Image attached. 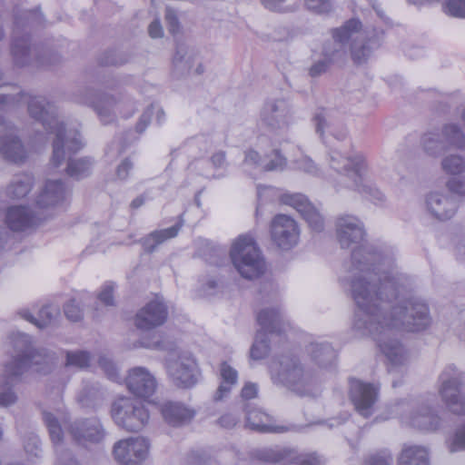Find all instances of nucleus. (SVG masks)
<instances>
[{"mask_svg":"<svg viewBox=\"0 0 465 465\" xmlns=\"http://www.w3.org/2000/svg\"><path fill=\"white\" fill-rule=\"evenodd\" d=\"M149 442L142 437L118 440L113 450L114 459L121 465H141L148 457Z\"/></svg>","mask_w":465,"mask_h":465,"instance_id":"nucleus-15","label":"nucleus"},{"mask_svg":"<svg viewBox=\"0 0 465 465\" xmlns=\"http://www.w3.org/2000/svg\"><path fill=\"white\" fill-rule=\"evenodd\" d=\"M420 144L427 154L438 156L450 148H463L465 135L457 124H444L440 128H433L423 134Z\"/></svg>","mask_w":465,"mask_h":465,"instance_id":"nucleus-11","label":"nucleus"},{"mask_svg":"<svg viewBox=\"0 0 465 465\" xmlns=\"http://www.w3.org/2000/svg\"><path fill=\"white\" fill-rule=\"evenodd\" d=\"M379 386L358 379L350 380V399L355 410L363 417L371 415L379 397Z\"/></svg>","mask_w":465,"mask_h":465,"instance_id":"nucleus-20","label":"nucleus"},{"mask_svg":"<svg viewBox=\"0 0 465 465\" xmlns=\"http://www.w3.org/2000/svg\"><path fill=\"white\" fill-rule=\"evenodd\" d=\"M42 22L43 15L39 10H26L21 15H15L11 53L16 65L29 64L35 56L39 64L45 65L53 63L51 60H46L44 56L39 55L36 47L31 46L30 36L25 32L27 28L39 25Z\"/></svg>","mask_w":465,"mask_h":465,"instance_id":"nucleus-7","label":"nucleus"},{"mask_svg":"<svg viewBox=\"0 0 465 465\" xmlns=\"http://www.w3.org/2000/svg\"><path fill=\"white\" fill-rule=\"evenodd\" d=\"M160 410L165 422L173 427L190 422L195 415L193 409L179 401H166L161 405Z\"/></svg>","mask_w":465,"mask_h":465,"instance_id":"nucleus-29","label":"nucleus"},{"mask_svg":"<svg viewBox=\"0 0 465 465\" xmlns=\"http://www.w3.org/2000/svg\"><path fill=\"white\" fill-rule=\"evenodd\" d=\"M69 190L62 180H48L36 199L39 209L59 207L66 200Z\"/></svg>","mask_w":465,"mask_h":465,"instance_id":"nucleus-26","label":"nucleus"},{"mask_svg":"<svg viewBox=\"0 0 465 465\" xmlns=\"http://www.w3.org/2000/svg\"><path fill=\"white\" fill-rule=\"evenodd\" d=\"M129 62L128 55L117 50H110L104 53L99 58V64L101 65H123Z\"/></svg>","mask_w":465,"mask_h":465,"instance_id":"nucleus-43","label":"nucleus"},{"mask_svg":"<svg viewBox=\"0 0 465 465\" xmlns=\"http://www.w3.org/2000/svg\"><path fill=\"white\" fill-rule=\"evenodd\" d=\"M441 167L449 174H460L465 171V160L460 155L450 154L442 159Z\"/></svg>","mask_w":465,"mask_h":465,"instance_id":"nucleus-42","label":"nucleus"},{"mask_svg":"<svg viewBox=\"0 0 465 465\" xmlns=\"http://www.w3.org/2000/svg\"><path fill=\"white\" fill-rule=\"evenodd\" d=\"M443 11L450 16L465 19V0H445Z\"/></svg>","mask_w":465,"mask_h":465,"instance_id":"nucleus-46","label":"nucleus"},{"mask_svg":"<svg viewBox=\"0 0 465 465\" xmlns=\"http://www.w3.org/2000/svg\"><path fill=\"white\" fill-rule=\"evenodd\" d=\"M300 232L296 221L286 214L274 216L271 223L272 240L282 250H290L296 246Z\"/></svg>","mask_w":465,"mask_h":465,"instance_id":"nucleus-19","label":"nucleus"},{"mask_svg":"<svg viewBox=\"0 0 465 465\" xmlns=\"http://www.w3.org/2000/svg\"><path fill=\"white\" fill-rule=\"evenodd\" d=\"M21 317L27 322L35 324L40 329L46 327L58 314V310L52 305L43 306L38 312V316L35 317L28 310L24 309L19 312Z\"/></svg>","mask_w":465,"mask_h":465,"instance_id":"nucleus-35","label":"nucleus"},{"mask_svg":"<svg viewBox=\"0 0 465 465\" xmlns=\"http://www.w3.org/2000/svg\"><path fill=\"white\" fill-rule=\"evenodd\" d=\"M307 351L312 361L320 368L331 366L336 359V351L328 342H312Z\"/></svg>","mask_w":465,"mask_h":465,"instance_id":"nucleus-31","label":"nucleus"},{"mask_svg":"<svg viewBox=\"0 0 465 465\" xmlns=\"http://www.w3.org/2000/svg\"><path fill=\"white\" fill-rule=\"evenodd\" d=\"M68 430L73 440L84 447L102 443L106 435L103 424L95 417L76 420L68 425Z\"/></svg>","mask_w":465,"mask_h":465,"instance_id":"nucleus-17","label":"nucleus"},{"mask_svg":"<svg viewBox=\"0 0 465 465\" xmlns=\"http://www.w3.org/2000/svg\"><path fill=\"white\" fill-rule=\"evenodd\" d=\"M167 314V307L163 302L152 301L136 313L135 326L140 330H152L163 324Z\"/></svg>","mask_w":465,"mask_h":465,"instance_id":"nucleus-24","label":"nucleus"},{"mask_svg":"<svg viewBox=\"0 0 465 465\" xmlns=\"http://www.w3.org/2000/svg\"><path fill=\"white\" fill-rule=\"evenodd\" d=\"M103 392L97 383L85 385L78 395V401L84 407H95L102 400Z\"/></svg>","mask_w":465,"mask_h":465,"instance_id":"nucleus-39","label":"nucleus"},{"mask_svg":"<svg viewBox=\"0 0 465 465\" xmlns=\"http://www.w3.org/2000/svg\"><path fill=\"white\" fill-rule=\"evenodd\" d=\"M289 454V450L281 448L279 446L275 447H262L255 449L252 451V457L257 460L268 463H277L285 459Z\"/></svg>","mask_w":465,"mask_h":465,"instance_id":"nucleus-36","label":"nucleus"},{"mask_svg":"<svg viewBox=\"0 0 465 465\" xmlns=\"http://www.w3.org/2000/svg\"><path fill=\"white\" fill-rule=\"evenodd\" d=\"M269 160L263 164L264 171H282L287 165V159L282 155L278 149L272 150L268 155Z\"/></svg>","mask_w":465,"mask_h":465,"instance_id":"nucleus-45","label":"nucleus"},{"mask_svg":"<svg viewBox=\"0 0 465 465\" xmlns=\"http://www.w3.org/2000/svg\"><path fill=\"white\" fill-rule=\"evenodd\" d=\"M305 7L315 14H329L333 7L332 0H304Z\"/></svg>","mask_w":465,"mask_h":465,"instance_id":"nucleus-47","label":"nucleus"},{"mask_svg":"<svg viewBox=\"0 0 465 465\" xmlns=\"http://www.w3.org/2000/svg\"><path fill=\"white\" fill-rule=\"evenodd\" d=\"M449 450L450 452L465 450V424L457 430L455 435L450 440Z\"/></svg>","mask_w":465,"mask_h":465,"instance_id":"nucleus-53","label":"nucleus"},{"mask_svg":"<svg viewBox=\"0 0 465 465\" xmlns=\"http://www.w3.org/2000/svg\"><path fill=\"white\" fill-rule=\"evenodd\" d=\"M256 320L261 330L256 334L250 354L252 360H262L268 355L270 351L267 334L281 335L286 331L287 324L283 321L280 309L274 307L260 311Z\"/></svg>","mask_w":465,"mask_h":465,"instance_id":"nucleus-10","label":"nucleus"},{"mask_svg":"<svg viewBox=\"0 0 465 465\" xmlns=\"http://www.w3.org/2000/svg\"><path fill=\"white\" fill-rule=\"evenodd\" d=\"M392 456L388 450H381L370 457L365 465H391Z\"/></svg>","mask_w":465,"mask_h":465,"instance_id":"nucleus-55","label":"nucleus"},{"mask_svg":"<svg viewBox=\"0 0 465 465\" xmlns=\"http://www.w3.org/2000/svg\"><path fill=\"white\" fill-rule=\"evenodd\" d=\"M18 90L15 85H0V106L3 109L16 107L22 103L27 104L28 114L41 124L47 134L55 135L53 141L51 163L59 167L67 159L66 173L71 178L81 180L89 176L94 161L91 157L72 158L84 145L76 127H68L59 119L56 106L42 95H32L18 91L8 93L6 89Z\"/></svg>","mask_w":465,"mask_h":465,"instance_id":"nucleus-2","label":"nucleus"},{"mask_svg":"<svg viewBox=\"0 0 465 465\" xmlns=\"http://www.w3.org/2000/svg\"><path fill=\"white\" fill-rule=\"evenodd\" d=\"M335 231L342 249L353 248L351 265L340 276L341 283L350 287L357 305L353 328L376 341L388 361L390 372L406 366L409 352L398 338V331L425 330L430 323L428 305L418 298L405 297L391 248L378 249L371 244L358 247L366 235L364 224L358 217L339 216Z\"/></svg>","mask_w":465,"mask_h":465,"instance_id":"nucleus-1","label":"nucleus"},{"mask_svg":"<svg viewBox=\"0 0 465 465\" xmlns=\"http://www.w3.org/2000/svg\"><path fill=\"white\" fill-rule=\"evenodd\" d=\"M165 22L168 27V31L172 35H176L179 32L180 25L173 9L167 7L165 10Z\"/></svg>","mask_w":465,"mask_h":465,"instance_id":"nucleus-57","label":"nucleus"},{"mask_svg":"<svg viewBox=\"0 0 465 465\" xmlns=\"http://www.w3.org/2000/svg\"><path fill=\"white\" fill-rule=\"evenodd\" d=\"M401 420L410 426L422 430H436L440 420L434 409L428 403L422 404L410 415L401 414Z\"/></svg>","mask_w":465,"mask_h":465,"instance_id":"nucleus-28","label":"nucleus"},{"mask_svg":"<svg viewBox=\"0 0 465 465\" xmlns=\"http://www.w3.org/2000/svg\"><path fill=\"white\" fill-rule=\"evenodd\" d=\"M181 227L182 223H176L167 229L152 232L141 240L143 250L149 253L153 252L159 244L174 238L178 234Z\"/></svg>","mask_w":465,"mask_h":465,"instance_id":"nucleus-32","label":"nucleus"},{"mask_svg":"<svg viewBox=\"0 0 465 465\" xmlns=\"http://www.w3.org/2000/svg\"><path fill=\"white\" fill-rule=\"evenodd\" d=\"M193 60V55L189 54L184 46H177L176 53L173 60L174 71L181 74L185 72L189 73L192 69Z\"/></svg>","mask_w":465,"mask_h":465,"instance_id":"nucleus-40","label":"nucleus"},{"mask_svg":"<svg viewBox=\"0 0 465 465\" xmlns=\"http://www.w3.org/2000/svg\"><path fill=\"white\" fill-rule=\"evenodd\" d=\"M43 218L26 206H10L5 212V222L13 232H24L36 226Z\"/></svg>","mask_w":465,"mask_h":465,"instance_id":"nucleus-25","label":"nucleus"},{"mask_svg":"<svg viewBox=\"0 0 465 465\" xmlns=\"http://www.w3.org/2000/svg\"><path fill=\"white\" fill-rule=\"evenodd\" d=\"M312 122L315 126L316 133L322 138L326 132L330 133L335 125V121L331 111L321 108L314 114Z\"/></svg>","mask_w":465,"mask_h":465,"instance_id":"nucleus-38","label":"nucleus"},{"mask_svg":"<svg viewBox=\"0 0 465 465\" xmlns=\"http://www.w3.org/2000/svg\"><path fill=\"white\" fill-rule=\"evenodd\" d=\"M295 168L302 171L312 176H320L321 170L313 162V160L308 156H302L300 159L294 161Z\"/></svg>","mask_w":465,"mask_h":465,"instance_id":"nucleus-48","label":"nucleus"},{"mask_svg":"<svg viewBox=\"0 0 465 465\" xmlns=\"http://www.w3.org/2000/svg\"><path fill=\"white\" fill-rule=\"evenodd\" d=\"M327 160L330 167L345 180V187L357 191L374 203L383 202V193L367 176L365 161L361 155L342 153L338 148L331 147Z\"/></svg>","mask_w":465,"mask_h":465,"instance_id":"nucleus-5","label":"nucleus"},{"mask_svg":"<svg viewBox=\"0 0 465 465\" xmlns=\"http://www.w3.org/2000/svg\"><path fill=\"white\" fill-rule=\"evenodd\" d=\"M154 111L156 112V122L159 125H161L165 120V114L163 110L160 107L155 108L154 105L149 106L141 115L139 122L136 124V132L142 134L144 132L146 127L149 125L151 122L152 115Z\"/></svg>","mask_w":465,"mask_h":465,"instance_id":"nucleus-41","label":"nucleus"},{"mask_svg":"<svg viewBox=\"0 0 465 465\" xmlns=\"http://www.w3.org/2000/svg\"><path fill=\"white\" fill-rule=\"evenodd\" d=\"M90 361V353L85 351H67L66 353V366L82 369L87 367Z\"/></svg>","mask_w":465,"mask_h":465,"instance_id":"nucleus-44","label":"nucleus"},{"mask_svg":"<svg viewBox=\"0 0 465 465\" xmlns=\"http://www.w3.org/2000/svg\"><path fill=\"white\" fill-rule=\"evenodd\" d=\"M359 19H350L341 27L332 30V41L324 45L323 59L314 63L309 70L312 77H318L325 73L331 63L342 62L347 55L348 42L351 44V54L355 64L365 63L372 51L380 45L376 37H369L361 32Z\"/></svg>","mask_w":465,"mask_h":465,"instance_id":"nucleus-3","label":"nucleus"},{"mask_svg":"<svg viewBox=\"0 0 465 465\" xmlns=\"http://www.w3.org/2000/svg\"><path fill=\"white\" fill-rule=\"evenodd\" d=\"M398 465H430L428 450L418 445L405 446L399 456Z\"/></svg>","mask_w":465,"mask_h":465,"instance_id":"nucleus-34","label":"nucleus"},{"mask_svg":"<svg viewBox=\"0 0 465 465\" xmlns=\"http://www.w3.org/2000/svg\"><path fill=\"white\" fill-rule=\"evenodd\" d=\"M43 419L48 429L51 440L55 446V451L58 455V465H80L79 462L72 456L71 452L67 450L59 452V448L63 441L64 435L59 420H62L64 423H65L66 420L64 415L62 412H58L57 415H54L50 411H45L43 412Z\"/></svg>","mask_w":465,"mask_h":465,"instance_id":"nucleus-23","label":"nucleus"},{"mask_svg":"<svg viewBox=\"0 0 465 465\" xmlns=\"http://www.w3.org/2000/svg\"><path fill=\"white\" fill-rule=\"evenodd\" d=\"M238 420L239 419L235 415L232 414V413H228V414L223 415L219 419V423L222 427L230 429V428H232L238 422Z\"/></svg>","mask_w":465,"mask_h":465,"instance_id":"nucleus-64","label":"nucleus"},{"mask_svg":"<svg viewBox=\"0 0 465 465\" xmlns=\"http://www.w3.org/2000/svg\"><path fill=\"white\" fill-rule=\"evenodd\" d=\"M230 257L238 272L245 279L259 277L264 272V261L253 238L240 235L233 242Z\"/></svg>","mask_w":465,"mask_h":465,"instance_id":"nucleus-9","label":"nucleus"},{"mask_svg":"<svg viewBox=\"0 0 465 465\" xmlns=\"http://www.w3.org/2000/svg\"><path fill=\"white\" fill-rule=\"evenodd\" d=\"M12 347L11 358L4 366L3 385L0 391V406L8 407L15 403L17 396L13 387L21 381L22 375L32 365L48 362V356L35 349L32 337L23 332L9 336Z\"/></svg>","mask_w":465,"mask_h":465,"instance_id":"nucleus-4","label":"nucleus"},{"mask_svg":"<svg viewBox=\"0 0 465 465\" xmlns=\"http://www.w3.org/2000/svg\"><path fill=\"white\" fill-rule=\"evenodd\" d=\"M148 33L152 38H160L163 35V26L158 19L153 20L149 25Z\"/></svg>","mask_w":465,"mask_h":465,"instance_id":"nucleus-62","label":"nucleus"},{"mask_svg":"<svg viewBox=\"0 0 465 465\" xmlns=\"http://www.w3.org/2000/svg\"><path fill=\"white\" fill-rule=\"evenodd\" d=\"M287 459H289V461L285 465H318V460L312 454L293 455V453L289 450Z\"/></svg>","mask_w":465,"mask_h":465,"instance_id":"nucleus-51","label":"nucleus"},{"mask_svg":"<svg viewBox=\"0 0 465 465\" xmlns=\"http://www.w3.org/2000/svg\"><path fill=\"white\" fill-rule=\"evenodd\" d=\"M111 414L115 424L127 431L136 432L148 423V410L138 401L122 397L117 399L111 408Z\"/></svg>","mask_w":465,"mask_h":465,"instance_id":"nucleus-12","label":"nucleus"},{"mask_svg":"<svg viewBox=\"0 0 465 465\" xmlns=\"http://www.w3.org/2000/svg\"><path fill=\"white\" fill-rule=\"evenodd\" d=\"M32 186V176L29 174H21L16 176L7 186L6 194L13 199L23 198L31 191Z\"/></svg>","mask_w":465,"mask_h":465,"instance_id":"nucleus-37","label":"nucleus"},{"mask_svg":"<svg viewBox=\"0 0 465 465\" xmlns=\"http://www.w3.org/2000/svg\"><path fill=\"white\" fill-rule=\"evenodd\" d=\"M281 202L294 208L307 222L312 231L322 232L323 230L324 221L322 216L304 194L283 193L281 196Z\"/></svg>","mask_w":465,"mask_h":465,"instance_id":"nucleus-21","label":"nucleus"},{"mask_svg":"<svg viewBox=\"0 0 465 465\" xmlns=\"http://www.w3.org/2000/svg\"><path fill=\"white\" fill-rule=\"evenodd\" d=\"M114 286L113 283H105L100 293L98 294V300L100 302L104 304L105 306L114 305V295H113Z\"/></svg>","mask_w":465,"mask_h":465,"instance_id":"nucleus-58","label":"nucleus"},{"mask_svg":"<svg viewBox=\"0 0 465 465\" xmlns=\"http://www.w3.org/2000/svg\"><path fill=\"white\" fill-rule=\"evenodd\" d=\"M246 426L252 430L263 433L282 432L283 426L273 423L272 418L259 409H248L246 407Z\"/></svg>","mask_w":465,"mask_h":465,"instance_id":"nucleus-30","label":"nucleus"},{"mask_svg":"<svg viewBox=\"0 0 465 465\" xmlns=\"http://www.w3.org/2000/svg\"><path fill=\"white\" fill-rule=\"evenodd\" d=\"M272 382L282 384L301 396L316 394V379L314 374L305 371L299 360L292 355L282 356L273 360L270 365Z\"/></svg>","mask_w":465,"mask_h":465,"instance_id":"nucleus-6","label":"nucleus"},{"mask_svg":"<svg viewBox=\"0 0 465 465\" xmlns=\"http://www.w3.org/2000/svg\"><path fill=\"white\" fill-rule=\"evenodd\" d=\"M167 372L178 387L194 386L200 376L197 362L190 352L179 353L177 359H169L166 363Z\"/></svg>","mask_w":465,"mask_h":465,"instance_id":"nucleus-14","label":"nucleus"},{"mask_svg":"<svg viewBox=\"0 0 465 465\" xmlns=\"http://www.w3.org/2000/svg\"><path fill=\"white\" fill-rule=\"evenodd\" d=\"M211 163L215 169H222L227 166L226 155L223 151L214 153L211 157Z\"/></svg>","mask_w":465,"mask_h":465,"instance_id":"nucleus-60","label":"nucleus"},{"mask_svg":"<svg viewBox=\"0 0 465 465\" xmlns=\"http://www.w3.org/2000/svg\"><path fill=\"white\" fill-rule=\"evenodd\" d=\"M134 168V163L129 158L123 160L116 169V175L120 180H126L129 176L131 170Z\"/></svg>","mask_w":465,"mask_h":465,"instance_id":"nucleus-59","label":"nucleus"},{"mask_svg":"<svg viewBox=\"0 0 465 465\" xmlns=\"http://www.w3.org/2000/svg\"><path fill=\"white\" fill-rule=\"evenodd\" d=\"M74 101L79 104L92 107L104 124L113 123L117 114H123L125 118L134 114L133 105L129 102L116 100L87 87L79 89L74 95Z\"/></svg>","mask_w":465,"mask_h":465,"instance_id":"nucleus-8","label":"nucleus"},{"mask_svg":"<svg viewBox=\"0 0 465 465\" xmlns=\"http://www.w3.org/2000/svg\"><path fill=\"white\" fill-rule=\"evenodd\" d=\"M0 153L9 162L20 163L27 156L26 150L16 135L15 126L0 115Z\"/></svg>","mask_w":465,"mask_h":465,"instance_id":"nucleus-18","label":"nucleus"},{"mask_svg":"<svg viewBox=\"0 0 465 465\" xmlns=\"http://www.w3.org/2000/svg\"><path fill=\"white\" fill-rule=\"evenodd\" d=\"M426 204L429 212L440 221L452 218L458 209V203L454 197L439 192L428 194Z\"/></svg>","mask_w":465,"mask_h":465,"instance_id":"nucleus-27","label":"nucleus"},{"mask_svg":"<svg viewBox=\"0 0 465 465\" xmlns=\"http://www.w3.org/2000/svg\"><path fill=\"white\" fill-rule=\"evenodd\" d=\"M262 5L273 12H279L282 10L283 4L286 0H259Z\"/></svg>","mask_w":465,"mask_h":465,"instance_id":"nucleus-63","label":"nucleus"},{"mask_svg":"<svg viewBox=\"0 0 465 465\" xmlns=\"http://www.w3.org/2000/svg\"><path fill=\"white\" fill-rule=\"evenodd\" d=\"M448 190L459 196L465 197V181L457 177L449 179L446 183Z\"/></svg>","mask_w":465,"mask_h":465,"instance_id":"nucleus-56","label":"nucleus"},{"mask_svg":"<svg viewBox=\"0 0 465 465\" xmlns=\"http://www.w3.org/2000/svg\"><path fill=\"white\" fill-rule=\"evenodd\" d=\"M99 366L103 369L107 378L114 382L122 381L115 364L108 358L101 356L99 358Z\"/></svg>","mask_w":465,"mask_h":465,"instance_id":"nucleus-50","label":"nucleus"},{"mask_svg":"<svg viewBox=\"0 0 465 465\" xmlns=\"http://www.w3.org/2000/svg\"><path fill=\"white\" fill-rule=\"evenodd\" d=\"M292 115L288 100L279 97L268 98L261 109L260 120L272 130L287 127Z\"/></svg>","mask_w":465,"mask_h":465,"instance_id":"nucleus-16","label":"nucleus"},{"mask_svg":"<svg viewBox=\"0 0 465 465\" xmlns=\"http://www.w3.org/2000/svg\"><path fill=\"white\" fill-rule=\"evenodd\" d=\"M258 386L256 383L247 382L242 389V397L245 400H251L257 396Z\"/></svg>","mask_w":465,"mask_h":465,"instance_id":"nucleus-61","label":"nucleus"},{"mask_svg":"<svg viewBox=\"0 0 465 465\" xmlns=\"http://www.w3.org/2000/svg\"><path fill=\"white\" fill-rule=\"evenodd\" d=\"M220 378L221 382L213 397L216 401L226 397L232 388L236 385L238 371L226 361H223L220 365Z\"/></svg>","mask_w":465,"mask_h":465,"instance_id":"nucleus-33","label":"nucleus"},{"mask_svg":"<svg viewBox=\"0 0 465 465\" xmlns=\"http://www.w3.org/2000/svg\"><path fill=\"white\" fill-rule=\"evenodd\" d=\"M24 448L25 452L32 457H39L42 450L40 447V440L36 434L34 432L28 433L24 439Z\"/></svg>","mask_w":465,"mask_h":465,"instance_id":"nucleus-49","label":"nucleus"},{"mask_svg":"<svg viewBox=\"0 0 465 465\" xmlns=\"http://www.w3.org/2000/svg\"><path fill=\"white\" fill-rule=\"evenodd\" d=\"M263 162L260 153L252 149H250L245 152V156L243 160V169L245 172H249L248 167L252 168H262L263 166Z\"/></svg>","mask_w":465,"mask_h":465,"instance_id":"nucleus-52","label":"nucleus"},{"mask_svg":"<svg viewBox=\"0 0 465 465\" xmlns=\"http://www.w3.org/2000/svg\"><path fill=\"white\" fill-rule=\"evenodd\" d=\"M66 318L72 322H78L83 317V312L75 299H71L64 306Z\"/></svg>","mask_w":465,"mask_h":465,"instance_id":"nucleus-54","label":"nucleus"},{"mask_svg":"<svg viewBox=\"0 0 465 465\" xmlns=\"http://www.w3.org/2000/svg\"><path fill=\"white\" fill-rule=\"evenodd\" d=\"M125 384L129 391L137 398L149 399L157 388L155 377L144 367H134L128 371Z\"/></svg>","mask_w":465,"mask_h":465,"instance_id":"nucleus-22","label":"nucleus"},{"mask_svg":"<svg viewBox=\"0 0 465 465\" xmlns=\"http://www.w3.org/2000/svg\"><path fill=\"white\" fill-rule=\"evenodd\" d=\"M439 393L450 411L465 414V392L462 391V374L454 365H448L440 373Z\"/></svg>","mask_w":465,"mask_h":465,"instance_id":"nucleus-13","label":"nucleus"}]
</instances>
